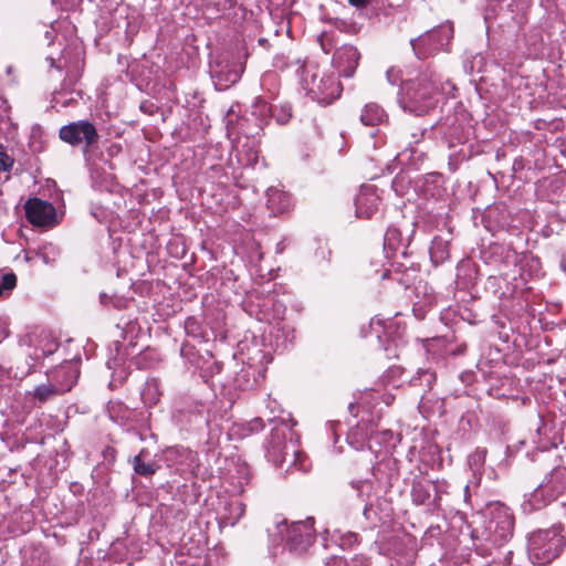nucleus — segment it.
I'll return each mask as SVG.
<instances>
[{
  "label": "nucleus",
  "instance_id": "obj_47",
  "mask_svg": "<svg viewBox=\"0 0 566 566\" xmlns=\"http://www.w3.org/2000/svg\"><path fill=\"white\" fill-rule=\"evenodd\" d=\"M63 106H67L69 105V101H63L61 102Z\"/></svg>",
  "mask_w": 566,
  "mask_h": 566
},
{
  "label": "nucleus",
  "instance_id": "obj_22",
  "mask_svg": "<svg viewBox=\"0 0 566 566\" xmlns=\"http://www.w3.org/2000/svg\"><path fill=\"white\" fill-rule=\"evenodd\" d=\"M223 510L224 512L222 514V518L226 521V523L233 526L243 516L245 512V504L239 499H232L226 503Z\"/></svg>",
  "mask_w": 566,
  "mask_h": 566
},
{
  "label": "nucleus",
  "instance_id": "obj_37",
  "mask_svg": "<svg viewBox=\"0 0 566 566\" xmlns=\"http://www.w3.org/2000/svg\"><path fill=\"white\" fill-rule=\"evenodd\" d=\"M370 0H348V3L357 9H364Z\"/></svg>",
  "mask_w": 566,
  "mask_h": 566
},
{
  "label": "nucleus",
  "instance_id": "obj_5",
  "mask_svg": "<svg viewBox=\"0 0 566 566\" xmlns=\"http://www.w3.org/2000/svg\"><path fill=\"white\" fill-rule=\"evenodd\" d=\"M513 531L514 516L511 510L499 502L491 504L485 541L500 547L513 536Z\"/></svg>",
  "mask_w": 566,
  "mask_h": 566
},
{
  "label": "nucleus",
  "instance_id": "obj_8",
  "mask_svg": "<svg viewBox=\"0 0 566 566\" xmlns=\"http://www.w3.org/2000/svg\"><path fill=\"white\" fill-rule=\"evenodd\" d=\"M279 534L291 553L302 555L313 544L315 533L307 522H297L289 525L286 521L277 524Z\"/></svg>",
  "mask_w": 566,
  "mask_h": 566
},
{
  "label": "nucleus",
  "instance_id": "obj_17",
  "mask_svg": "<svg viewBox=\"0 0 566 566\" xmlns=\"http://www.w3.org/2000/svg\"><path fill=\"white\" fill-rule=\"evenodd\" d=\"M268 208L273 216H279L287 212L291 208V196L277 188H269L266 191Z\"/></svg>",
  "mask_w": 566,
  "mask_h": 566
},
{
  "label": "nucleus",
  "instance_id": "obj_41",
  "mask_svg": "<svg viewBox=\"0 0 566 566\" xmlns=\"http://www.w3.org/2000/svg\"><path fill=\"white\" fill-rule=\"evenodd\" d=\"M348 410H349V412H350L352 415L356 416V415H357V411H358V406H357V403H354V402L349 403V406H348Z\"/></svg>",
  "mask_w": 566,
  "mask_h": 566
},
{
  "label": "nucleus",
  "instance_id": "obj_2",
  "mask_svg": "<svg viewBox=\"0 0 566 566\" xmlns=\"http://www.w3.org/2000/svg\"><path fill=\"white\" fill-rule=\"evenodd\" d=\"M296 65L295 73L300 76L302 87L312 99L326 106L340 96L342 84L333 74L319 76L315 66L305 65L300 59L296 60Z\"/></svg>",
  "mask_w": 566,
  "mask_h": 566
},
{
  "label": "nucleus",
  "instance_id": "obj_36",
  "mask_svg": "<svg viewBox=\"0 0 566 566\" xmlns=\"http://www.w3.org/2000/svg\"><path fill=\"white\" fill-rule=\"evenodd\" d=\"M185 328L188 334L195 335L198 329V323H197L196 318L195 317L187 318V321L185 323Z\"/></svg>",
  "mask_w": 566,
  "mask_h": 566
},
{
  "label": "nucleus",
  "instance_id": "obj_46",
  "mask_svg": "<svg viewBox=\"0 0 566 566\" xmlns=\"http://www.w3.org/2000/svg\"><path fill=\"white\" fill-rule=\"evenodd\" d=\"M389 275V270H385L381 274V279H386Z\"/></svg>",
  "mask_w": 566,
  "mask_h": 566
},
{
  "label": "nucleus",
  "instance_id": "obj_10",
  "mask_svg": "<svg viewBox=\"0 0 566 566\" xmlns=\"http://www.w3.org/2000/svg\"><path fill=\"white\" fill-rule=\"evenodd\" d=\"M48 61H50V65L52 67H55L59 71L66 69V74L61 83V88L55 91L53 94V101L55 103H60L57 97L59 95L67 92H74L73 87L81 78L84 62L81 61L77 55L74 57H67L66 53H63L57 61L53 57H49Z\"/></svg>",
  "mask_w": 566,
  "mask_h": 566
},
{
  "label": "nucleus",
  "instance_id": "obj_12",
  "mask_svg": "<svg viewBox=\"0 0 566 566\" xmlns=\"http://www.w3.org/2000/svg\"><path fill=\"white\" fill-rule=\"evenodd\" d=\"M24 210L28 221L36 227L49 226L55 219L54 206L39 198L29 199L24 205Z\"/></svg>",
  "mask_w": 566,
  "mask_h": 566
},
{
  "label": "nucleus",
  "instance_id": "obj_15",
  "mask_svg": "<svg viewBox=\"0 0 566 566\" xmlns=\"http://www.w3.org/2000/svg\"><path fill=\"white\" fill-rule=\"evenodd\" d=\"M214 85L222 91L235 84L241 77V70L237 65L218 63L211 71Z\"/></svg>",
  "mask_w": 566,
  "mask_h": 566
},
{
  "label": "nucleus",
  "instance_id": "obj_45",
  "mask_svg": "<svg viewBox=\"0 0 566 566\" xmlns=\"http://www.w3.org/2000/svg\"><path fill=\"white\" fill-rule=\"evenodd\" d=\"M369 507H370V505H368V504H366V505H365V509H364V515H365L366 517L368 516Z\"/></svg>",
  "mask_w": 566,
  "mask_h": 566
},
{
  "label": "nucleus",
  "instance_id": "obj_26",
  "mask_svg": "<svg viewBox=\"0 0 566 566\" xmlns=\"http://www.w3.org/2000/svg\"><path fill=\"white\" fill-rule=\"evenodd\" d=\"M41 336H42V342L44 344L41 345L39 348H36V352L41 350V354L35 353L36 358H40L41 356L42 357L49 356V355L55 353L59 347L57 342L54 338H52L50 334L42 333Z\"/></svg>",
  "mask_w": 566,
  "mask_h": 566
},
{
  "label": "nucleus",
  "instance_id": "obj_19",
  "mask_svg": "<svg viewBox=\"0 0 566 566\" xmlns=\"http://www.w3.org/2000/svg\"><path fill=\"white\" fill-rule=\"evenodd\" d=\"M386 120V112L376 103H368L361 109L360 122L366 126H377Z\"/></svg>",
  "mask_w": 566,
  "mask_h": 566
},
{
  "label": "nucleus",
  "instance_id": "obj_33",
  "mask_svg": "<svg viewBox=\"0 0 566 566\" xmlns=\"http://www.w3.org/2000/svg\"><path fill=\"white\" fill-rule=\"evenodd\" d=\"M13 166V159L7 154L3 145L0 144V171H9Z\"/></svg>",
  "mask_w": 566,
  "mask_h": 566
},
{
  "label": "nucleus",
  "instance_id": "obj_21",
  "mask_svg": "<svg viewBox=\"0 0 566 566\" xmlns=\"http://www.w3.org/2000/svg\"><path fill=\"white\" fill-rule=\"evenodd\" d=\"M431 262L437 266L449 259V240L441 237H434L429 250Z\"/></svg>",
  "mask_w": 566,
  "mask_h": 566
},
{
  "label": "nucleus",
  "instance_id": "obj_35",
  "mask_svg": "<svg viewBox=\"0 0 566 566\" xmlns=\"http://www.w3.org/2000/svg\"><path fill=\"white\" fill-rule=\"evenodd\" d=\"M248 427L251 432H258L264 428V422L261 418H254L248 423Z\"/></svg>",
  "mask_w": 566,
  "mask_h": 566
},
{
  "label": "nucleus",
  "instance_id": "obj_20",
  "mask_svg": "<svg viewBox=\"0 0 566 566\" xmlns=\"http://www.w3.org/2000/svg\"><path fill=\"white\" fill-rule=\"evenodd\" d=\"M432 483L424 479H415L411 484V500L416 505H424L430 501Z\"/></svg>",
  "mask_w": 566,
  "mask_h": 566
},
{
  "label": "nucleus",
  "instance_id": "obj_24",
  "mask_svg": "<svg viewBox=\"0 0 566 566\" xmlns=\"http://www.w3.org/2000/svg\"><path fill=\"white\" fill-rule=\"evenodd\" d=\"M436 381V373L429 368L422 369L419 368L417 375L413 376L410 380L412 386L427 387L430 388L432 384Z\"/></svg>",
  "mask_w": 566,
  "mask_h": 566
},
{
  "label": "nucleus",
  "instance_id": "obj_14",
  "mask_svg": "<svg viewBox=\"0 0 566 566\" xmlns=\"http://www.w3.org/2000/svg\"><path fill=\"white\" fill-rule=\"evenodd\" d=\"M293 446H291L292 448ZM290 446L285 441V430L281 427H275L268 443L266 455L275 467H282L286 460V455H290Z\"/></svg>",
  "mask_w": 566,
  "mask_h": 566
},
{
  "label": "nucleus",
  "instance_id": "obj_16",
  "mask_svg": "<svg viewBox=\"0 0 566 566\" xmlns=\"http://www.w3.org/2000/svg\"><path fill=\"white\" fill-rule=\"evenodd\" d=\"M379 202V197L371 188L361 189L355 199L357 217L370 219L377 212Z\"/></svg>",
  "mask_w": 566,
  "mask_h": 566
},
{
  "label": "nucleus",
  "instance_id": "obj_23",
  "mask_svg": "<svg viewBox=\"0 0 566 566\" xmlns=\"http://www.w3.org/2000/svg\"><path fill=\"white\" fill-rule=\"evenodd\" d=\"M160 395L159 385L155 378L148 379L140 391L143 402L149 407L159 401Z\"/></svg>",
  "mask_w": 566,
  "mask_h": 566
},
{
  "label": "nucleus",
  "instance_id": "obj_49",
  "mask_svg": "<svg viewBox=\"0 0 566 566\" xmlns=\"http://www.w3.org/2000/svg\"><path fill=\"white\" fill-rule=\"evenodd\" d=\"M271 77H273V75H272V74H269V75H266V76L264 77V80H266V78H271Z\"/></svg>",
  "mask_w": 566,
  "mask_h": 566
},
{
  "label": "nucleus",
  "instance_id": "obj_42",
  "mask_svg": "<svg viewBox=\"0 0 566 566\" xmlns=\"http://www.w3.org/2000/svg\"><path fill=\"white\" fill-rule=\"evenodd\" d=\"M470 497V494H469V485H464L463 488V499H464V502L468 501V499Z\"/></svg>",
  "mask_w": 566,
  "mask_h": 566
},
{
  "label": "nucleus",
  "instance_id": "obj_4",
  "mask_svg": "<svg viewBox=\"0 0 566 566\" xmlns=\"http://www.w3.org/2000/svg\"><path fill=\"white\" fill-rule=\"evenodd\" d=\"M564 546V536L555 527L533 533L527 545L530 557L537 565L552 563L559 556Z\"/></svg>",
  "mask_w": 566,
  "mask_h": 566
},
{
  "label": "nucleus",
  "instance_id": "obj_18",
  "mask_svg": "<svg viewBox=\"0 0 566 566\" xmlns=\"http://www.w3.org/2000/svg\"><path fill=\"white\" fill-rule=\"evenodd\" d=\"M149 452L147 449H142L138 454H136L130 463L133 464L134 472L142 476H151L154 475L160 468V465L155 462H146L145 459L148 457Z\"/></svg>",
  "mask_w": 566,
  "mask_h": 566
},
{
  "label": "nucleus",
  "instance_id": "obj_27",
  "mask_svg": "<svg viewBox=\"0 0 566 566\" xmlns=\"http://www.w3.org/2000/svg\"><path fill=\"white\" fill-rule=\"evenodd\" d=\"M272 112L273 107L261 97H258L252 105V114L259 117L260 120H266Z\"/></svg>",
  "mask_w": 566,
  "mask_h": 566
},
{
  "label": "nucleus",
  "instance_id": "obj_39",
  "mask_svg": "<svg viewBox=\"0 0 566 566\" xmlns=\"http://www.w3.org/2000/svg\"><path fill=\"white\" fill-rule=\"evenodd\" d=\"M440 501H441L440 490L437 489L436 490V496L432 500V504H433L434 509H439L440 507V505H441Z\"/></svg>",
  "mask_w": 566,
  "mask_h": 566
},
{
  "label": "nucleus",
  "instance_id": "obj_7",
  "mask_svg": "<svg viewBox=\"0 0 566 566\" xmlns=\"http://www.w3.org/2000/svg\"><path fill=\"white\" fill-rule=\"evenodd\" d=\"M59 138L72 147L81 146L86 157L88 151L98 144L99 134L92 122L80 119L63 125L59 130Z\"/></svg>",
  "mask_w": 566,
  "mask_h": 566
},
{
  "label": "nucleus",
  "instance_id": "obj_30",
  "mask_svg": "<svg viewBox=\"0 0 566 566\" xmlns=\"http://www.w3.org/2000/svg\"><path fill=\"white\" fill-rule=\"evenodd\" d=\"M17 286V275L13 272H0V289L2 294L11 292Z\"/></svg>",
  "mask_w": 566,
  "mask_h": 566
},
{
  "label": "nucleus",
  "instance_id": "obj_11",
  "mask_svg": "<svg viewBox=\"0 0 566 566\" xmlns=\"http://www.w3.org/2000/svg\"><path fill=\"white\" fill-rule=\"evenodd\" d=\"M432 132L439 135L449 148L464 144L469 137V128L455 116H447L432 127Z\"/></svg>",
  "mask_w": 566,
  "mask_h": 566
},
{
  "label": "nucleus",
  "instance_id": "obj_34",
  "mask_svg": "<svg viewBox=\"0 0 566 566\" xmlns=\"http://www.w3.org/2000/svg\"><path fill=\"white\" fill-rule=\"evenodd\" d=\"M386 75L389 83L392 85H396L400 81V71L395 67L389 69Z\"/></svg>",
  "mask_w": 566,
  "mask_h": 566
},
{
  "label": "nucleus",
  "instance_id": "obj_13",
  "mask_svg": "<svg viewBox=\"0 0 566 566\" xmlns=\"http://www.w3.org/2000/svg\"><path fill=\"white\" fill-rule=\"evenodd\" d=\"M360 54L352 44L338 48L333 56V64L343 77H353L358 66Z\"/></svg>",
  "mask_w": 566,
  "mask_h": 566
},
{
  "label": "nucleus",
  "instance_id": "obj_9",
  "mask_svg": "<svg viewBox=\"0 0 566 566\" xmlns=\"http://www.w3.org/2000/svg\"><path fill=\"white\" fill-rule=\"evenodd\" d=\"M78 373L74 365L69 364L56 370L53 375L54 382L41 384L33 390V397L41 403L54 396L70 391L75 385Z\"/></svg>",
  "mask_w": 566,
  "mask_h": 566
},
{
  "label": "nucleus",
  "instance_id": "obj_1",
  "mask_svg": "<svg viewBox=\"0 0 566 566\" xmlns=\"http://www.w3.org/2000/svg\"><path fill=\"white\" fill-rule=\"evenodd\" d=\"M442 90L440 75L426 69L416 78L402 83L400 104L406 112L423 115L434 106V96Z\"/></svg>",
  "mask_w": 566,
  "mask_h": 566
},
{
  "label": "nucleus",
  "instance_id": "obj_25",
  "mask_svg": "<svg viewBox=\"0 0 566 566\" xmlns=\"http://www.w3.org/2000/svg\"><path fill=\"white\" fill-rule=\"evenodd\" d=\"M350 485L361 500H369L375 491L373 481L368 479L352 481Z\"/></svg>",
  "mask_w": 566,
  "mask_h": 566
},
{
  "label": "nucleus",
  "instance_id": "obj_28",
  "mask_svg": "<svg viewBox=\"0 0 566 566\" xmlns=\"http://www.w3.org/2000/svg\"><path fill=\"white\" fill-rule=\"evenodd\" d=\"M272 116L280 125H285L292 117V106L290 104H282L279 107L273 108Z\"/></svg>",
  "mask_w": 566,
  "mask_h": 566
},
{
  "label": "nucleus",
  "instance_id": "obj_40",
  "mask_svg": "<svg viewBox=\"0 0 566 566\" xmlns=\"http://www.w3.org/2000/svg\"><path fill=\"white\" fill-rule=\"evenodd\" d=\"M99 301H101V303H102L103 305H107V304H108L109 302H112L113 300H112V297H111V296H108L107 294H105V293H101V294H99Z\"/></svg>",
  "mask_w": 566,
  "mask_h": 566
},
{
  "label": "nucleus",
  "instance_id": "obj_31",
  "mask_svg": "<svg viewBox=\"0 0 566 566\" xmlns=\"http://www.w3.org/2000/svg\"><path fill=\"white\" fill-rule=\"evenodd\" d=\"M400 232L396 228H389L384 238V248L386 251L395 252L396 243L399 241Z\"/></svg>",
  "mask_w": 566,
  "mask_h": 566
},
{
  "label": "nucleus",
  "instance_id": "obj_48",
  "mask_svg": "<svg viewBox=\"0 0 566 566\" xmlns=\"http://www.w3.org/2000/svg\"><path fill=\"white\" fill-rule=\"evenodd\" d=\"M350 536L354 538V541H357V534H352Z\"/></svg>",
  "mask_w": 566,
  "mask_h": 566
},
{
  "label": "nucleus",
  "instance_id": "obj_43",
  "mask_svg": "<svg viewBox=\"0 0 566 566\" xmlns=\"http://www.w3.org/2000/svg\"><path fill=\"white\" fill-rule=\"evenodd\" d=\"M354 562H358L360 565H364V564H365V562H367V558H366V557H364V556H361V557H360V559L355 558V559H354Z\"/></svg>",
  "mask_w": 566,
  "mask_h": 566
},
{
  "label": "nucleus",
  "instance_id": "obj_3",
  "mask_svg": "<svg viewBox=\"0 0 566 566\" xmlns=\"http://www.w3.org/2000/svg\"><path fill=\"white\" fill-rule=\"evenodd\" d=\"M566 493V469L557 468L547 473L543 481L523 503L524 511H538Z\"/></svg>",
  "mask_w": 566,
  "mask_h": 566
},
{
  "label": "nucleus",
  "instance_id": "obj_6",
  "mask_svg": "<svg viewBox=\"0 0 566 566\" xmlns=\"http://www.w3.org/2000/svg\"><path fill=\"white\" fill-rule=\"evenodd\" d=\"M453 36V29L449 24H442L429 30L418 38L410 40V45L415 55L424 60L436 55L440 51L448 50L450 40Z\"/></svg>",
  "mask_w": 566,
  "mask_h": 566
},
{
  "label": "nucleus",
  "instance_id": "obj_44",
  "mask_svg": "<svg viewBox=\"0 0 566 566\" xmlns=\"http://www.w3.org/2000/svg\"><path fill=\"white\" fill-rule=\"evenodd\" d=\"M187 349H188V345H187V344H184V345L181 346V348H180V353H181V355H184V356H185V355H186V350H187Z\"/></svg>",
  "mask_w": 566,
  "mask_h": 566
},
{
  "label": "nucleus",
  "instance_id": "obj_32",
  "mask_svg": "<svg viewBox=\"0 0 566 566\" xmlns=\"http://www.w3.org/2000/svg\"><path fill=\"white\" fill-rule=\"evenodd\" d=\"M238 486L234 488L233 492L242 493L243 486L250 481V470L247 465H240L238 468Z\"/></svg>",
  "mask_w": 566,
  "mask_h": 566
},
{
  "label": "nucleus",
  "instance_id": "obj_29",
  "mask_svg": "<svg viewBox=\"0 0 566 566\" xmlns=\"http://www.w3.org/2000/svg\"><path fill=\"white\" fill-rule=\"evenodd\" d=\"M293 457V460L289 468L286 469V472H292V468H295V470H298L301 472L307 471V464H306V458L303 453L298 452L297 450L292 447L291 454Z\"/></svg>",
  "mask_w": 566,
  "mask_h": 566
},
{
  "label": "nucleus",
  "instance_id": "obj_38",
  "mask_svg": "<svg viewBox=\"0 0 566 566\" xmlns=\"http://www.w3.org/2000/svg\"><path fill=\"white\" fill-rule=\"evenodd\" d=\"M424 133H426V129L420 130L419 133H412L411 134L412 140L409 142V145L418 144L423 138Z\"/></svg>",
  "mask_w": 566,
  "mask_h": 566
},
{
  "label": "nucleus",
  "instance_id": "obj_50",
  "mask_svg": "<svg viewBox=\"0 0 566 566\" xmlns=\"http://www.w3.org/2000/svg\"><path fill=\"white\" fill-rule=\"evenodd\" d=\"M392 185H394V186H396V185H397V178H395V179H394Z\"/></svg>",
  "mask_w": 566,
  "mask_h": 566
}]
</instances>
